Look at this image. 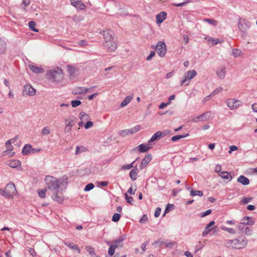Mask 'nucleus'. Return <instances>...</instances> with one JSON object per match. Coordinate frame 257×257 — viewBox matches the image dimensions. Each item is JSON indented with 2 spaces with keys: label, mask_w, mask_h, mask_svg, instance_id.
Instances as JSON below:
<instances>
[{
  "label": "nucleus",
  "mask_w": 257,
  "mask_h": 257,
  "mask_svg": "<svg viewBox=\"0 0 257 257\" xmlns=\"http://www.w3.org/2000/svg\"><path fill=\"white\" fill-rule=\"evenodd\" d=\"M205 39L208 42H212V45H215L218 43H221L223 42V41H220L218 39H215L211 37H206Z\"/></svg>",
  "instance_id": "obj_32"
},
{
  "label": "nucleus",
  "mask_w": 257,
  "mask_h": 257,
  "mask_svg": "<svg viewBox=\"0 0 257 257\" xmlns=\"http://www.w3.org/2000/svg\"><path fill=\"white\" fill-rule=\"evenodd\" d=\"M150 144L146 145L144 144H142L139 145L138 147L135 148L134 150H138L141 153H145L147 152L149 149H150L152 147L149 146Z\"/></svg>",
  "instance_id": "obj_12"
},
{
  "label": "nucleus",
  "mask_w": 257,
  "mask_h": 257,
  "mask_svg": "<svg viewBox=\"0 0 257 257\" xmlns=\"http://www.w3.org/2000/svg\"><path fill=\"white\" fill-rule=\"evenodd\" d=\"M45 180L48 189L53 193L51 198L54 201L61 203L63 201L64 198L61 193L59 192L61 183L60 180L51 176H47Z\"/></svg>",
  "instance_id": "obj_1"
},
{
  "label": "nucleus",
  "mask_w": 257,
  "mask_h": 257,
  "mask_svg": "<svg viewBox=\"0 0 257 257\" xmlns=\"http://www.w3.org/2000/svg\"><path fill=\"white\" fill-rule=\"evenodd\" d=\"M71 5L79 10H84L85 6L82 2V0H70Z\"/></svg>",
  "instance_id": "obj_11"
},
{
  "label": "nucleus",
  "mask_w": 257,
  "mask_h": 257,
  "mask_svg": "<svg viewBox=\"0 0 257 257\" xmlns=\"http://www.w3.org/2000/svg\"><path fill=\"white\" fill-rule=\"evenodd\" d=\"M7 164L10 167L15 168L20 166L21 164V162L18 160H13L8 161Z\"/></svg>",
  "instance_id": "obj_22"
},
{
  "label": "nucleus",
  "mask_w": 257,
  "mask_h": 257,
  "mask_svg": "<svg viewBox=\"0 0 257 257\" xmlns=\"http://www.w3.org/2000/svg\"><path fill=\"white\" fill-rule=\"evenodd\" d=\"M133 99V96L130 95L126 96L120 104V107H122L127 105Z\"/></svg>",
  "instance_id": "obj_27"
},
{
  "label": "nucleus",
  "mask_w": 257,
  "mask_h": 257,
  "mask_svg": "<svg viewBox=\"0 0 257 257\" xmlns=\"http://www.w3.org/2000/svg\"><path fill=\"white\" fill-rule=\"evenodd\" d=\"M161 138L159 132H157L156 133H155L151 138L150 139V140L148 141L149 144H150L151 143H152L155 141H158Z\"/></svg>",
  "instance_id": "obj_31"
},
{
  "label": "nucleus",
  "mask_w": 257,
  "mask_h": 257,
  "mask_svg": "<svg viewBox=\"0 0 257 257\" xmlns=\"http://www.w3.org/2000/svg\"><path fill=\"white\" fill-rule=\"evenodd\" d=\"M119 135L122 137L129 135L128 133L127 132V130H124L120 131L119 132Z\"/></svg>",
  "instance_id": "obj_56"
},
{
  "label": "nucleus",
  "mask_w": 257,
  "mask_h": 257,
  "mask_svg": "<svg viewBox=\"0 0 257 257\" xmlns=\"http://www.w3.org/2000/svg\"><path fill=\"white\" fill-rule=\"evenodd\" d=\"M113 32L110 30L103 31V36L105 42L104 47L107 51L112 52L116 49V43L112 36Z\"/></svg>",
  "instance_id": "obj_2"
},
{
  "label": "nucleus",
  "mask_w": 257,
  "mask_h": 257,
  "mask_svg": "<svg viewBox=\"0 0 257 257\" xmlns=\"http://www.w3.org/2000/svg\"><path fill=\"white\" fill-rule=\"evenodd\" d=\"M196 195L202 196L203 195V192L200 190H191L190 196H195Z\"/></svg>",
  "instance_id": "obj_37"
},
{
  "label": "nucleus",
  "mask_w": 257,
  "mask_h": 257,
  "mask_svg": "<svg viewBox=\"0 0 257 257\" xmlns=\"http://www.w3.org/2000/svg\"><path fill=\"white\" fill-rule=\"evenodd\" d=\"M214 224L215 222L214 221H211L209 223H208L205 227V230L203 231L202 233V236H205L206 235L209 234L210 232V231L213 229V228H211V227Z\"/></svg>",
  "instance_id": "obj_15"
},
{
  "label": "nucleus",
  "mask_w": 257,
  "mask_h": 257,
  "mask_svg": "<svg viewBox=\"0 0 257 257\" xmlns=\"http://www.w3.org/2000/svg\"><path fill=\"white\" fill-rule=\"evenodd\" d=\"M158 132L161 138L168 136L171 133V131L170 130H165L163 132L158 131Z\"/></svg>",
  "instance_id": "obj_44"
},
{
  "label": "nucleus",
  "mask_w": 257,
  "mask_h": 257,
  "mask_svg": "<svg viewBox=\"0 0 257 257\" xmlns=\"http://www.w3.org/2000/svg\"><path fill=\"white\" fill-rule=\"evenodd\" d=\"M156 22L157 24L162 23L167 18V13L165 12H161L156 15Z\"/></svg>",
  "instance_id": "obj_14"
},
{
  "label": "nucleus",
  "mask_w": 257,
  "mask_h": 257,
  "mask_svg": "<svg viewBox=\"0 0 257 257\" xmlns=\"http://www.w3.org/2000/svg\"><path fill=\"white\" fill-rule=\"evenodd\" d=\"M5 197L10 198L16 194L17 190L15 185L13 183H9L5 189Z\"/></svg>",
  "instance_id": "obj_6"
},
{
  "label": "nucleus",
  "mask_w": 257,
  "mask_h": 257,
  "mask_svg": "<svg viewBox=\"0 0 257 257\" xmlns=\"http://www.w3.org/2000/svg\"><path fill=\"white\" fill-rule=\"evenodd\" d=\"M148 220V216L146 214H144L143 216L140 219L139 222L140 223H145Z\"/></svg>",
  "instance_id": "obj_55"
},
{
  "label": "nucleus",
  "mask_w": 257,
  "mask_h": 257,
  "mask_svg": "<svg viewBox=\"0 0 257 257\" xmlns=\"http://www.w3.org/2000/svg\"><path fill=\"white\" fill-rule=\"evenodd\" d=\"M216 74L217 76L220 79H223L226 75V69L224 66L218 69L216 71Z\"/></svg>",
  "instance_id": "obj_16"
},
{
  "label": "nucleus",
  "mask_w": 257,
  "mask_h": 257,
  "mask_svg": "<svg viewBox=\"0 0 257 257\" xmlns=\"http://www.w3.org/2000/svg\"><path fill=\"white\" fill-rule=\"evenodd\" d=\"M50 133V131L49 128H48L47 127H45L43 128L42 131V134L43 135L46 136L48 135Z\"/></svg>",
  "instance_id": "obj_54"
},
{
  "label": "nucleus",
  "mask_w": 257,
  "mask_h": 257,
  "mask_svg": "<svg viewBox=\"0 0 257 257\" xmlns=\"http://www.w3.org/2000/svg\"><path fill=\"white\" fill-rule=\"evenodd\" d=\"M219 175L223 179L229 180H231L232 179V176L230 174V173H228L227 171H222L220 172Z\"/></svg>",
  "instance_id": "obj_24"
},
{
  "label": "nucleus",
  "mask_w": 257,
  "mask_h": 257,
  "mask_svg": "<svg viewBox=\"0 0 257 257\" xmlns=\"http://www.w3.org/2000/svg\"><path fill=\"white\" fill-rule=\"evenodd\" d=\"M135 162V161H134L133 162H132L131 164H130L129 165H126L123 166L122 167V169H124V170H129V169L132 168L134 167L133 165H134Z\"/></svg>",
  "instance_id": "obj_57"
},
{
  "label": "nucleus",
  "mask_w": 257,
  "mask_h": 257,
  "mask_svg": "<svg viewBox=\"0 0 257 257\" xmlns=\"http://www.w3.org/2000/svg\"><path fill=\"white\" fill-rule=\"evenodd\" d=\"M95 87V86H93L88 88L84 87H80L79 89L81 91L79 92V93H86L88 92H92L93 91V89Z\"/></svg>",
  "instance_id": "obj_38"
},
{
  "label": "nucleus",
  "mask_w": 257,
  "mask_h": 257,
  "mask_svg": "<svg viewBox=\"0 0 257 257\" xmlns=\"http://www.w3.org/2000/svg\"><path fill=\"white\" fill-rule=\"evenodd\" d=\"M188 136V134H187L184 135H177V136H175L171 138V141H173V142H176V141H178L180 139L186 138Z\"/></svg>",
  "instance_id": "obj_34"
},
{
  "label": "nucleus",
  "mask_w": 257,
  "mask_h": 257,
  "mask_svg": "<svg viewBox=\"0 0 257 257\" xmlns=\"http://www.w3.org/2000/svg\"><path fill=\"white\" fill-rule=\"evenodd\" d=\"M241 50L238 49H233L232 50V54L234 57H238L242 54Z\"/></svg>",
  "instance_id": "obj_35"
},
{
  "label": "nucleus",
  "mask_w": 257,
  "mask_h": 257,
  "mask_svg": "<svg viewBox=\"0 0 257 257\" xmlns=\"http://www.w3.org/2000/svg\"><path fill=\"white\" fill-rule=\"evenodd\" d=\"M247 240L244 236H240L238 238L227 239L225 240V245L227 247H231L236 249H241L245 248L247 244Z\"/></svg>",
  "instance_id": "obj_3"
},
{
  "label": "nucleus",
  "mask_w": 257,
  "mask_h": 257,
  "mask_svg": "<svg viewBox=\"0 0 257 257\" xmlns=\"http://www.w3.org/2000/svg\"><path fill=\"white\" fill-rule=\"evenodd\" d=\"M141 128V126L140 125H137L133 128H131L130 129H127V132L130 135H133L134 134L136 133L139 132Z\"/></svg>",
  "instance_id": "obj_26"
},
{
  "label": "nucleus",
  "mask_w": 257,
  "mask_h": 257,
  "mask_svg": "<svg viewBox=\"0 0 257 257\" xmlns=\"http://www.w3.org/2000/svg\"><path fill=\"white\" fill-rule=\"evenodd\" d=\"M65 244L66 245H67V246H68L69 248H71L72 249H76L78 250V252H80V250L78 248V246L74 244L73 243L66 242H65Z\"/></svg>",
  "instance_id": "obj_33"
},
{
  "label": "nucleus",
  "mask_w": 257,
  "mask_h": 257,
  "mask_svg": "<svg viewBox=\"0 0 257 257\" xmlns=\"http://www.w3.org/2000/svg\"><path fill=\"white\" fill-rule=\"evenodd\" d=\"M81 104V102L78 100H74L71 101V104L73 107H75Z\"/></svg>",
  "instance_id": "obj_50"
},
{
  "label": "nucleus",
  "mask_w": 257,
  "mask_h": 257,
  "mask_svg": "<svg viewBox=\"0 0 257 257\" xmlns=\"http://www.w3.org/2000/svg\"><path fill=\"white\" fill-rule=\"evenodd\" d=\"M46 190H47L46 189L38 190V193L39 194V196L41 198H45L46 197Z\"/></svg>",
  "instance_id": "obj_47"
},
{
  "label": "nucleus",
  "mask_w": 257,
  "mask_h": 257,
  "mask_svg": "<svg viewBox=\"0 0 257 257\" xmlns=\"http://www.w3.org/2000/svg\"><path fill=\"white\" fill-rule=\"evenodd\" d=\"M93 125V122L90 121H88L84 125V128L85 129H88V128L92 127Z\"/></svg>",
  "instance_id": "obj_60"
},
{
  "label": "nucleus",
  "mask_w": 257,
  "mask_h": 257,
  "mask_svg": "<svg viewBox=\"0 0 257 257\" xmlns=\"http://www.w3.org/2000/svg\"><path fill=\"white\" fill-rule=\"evenodd\" d=\"M29 28L33 31L38 32V30L35 28L36 23L34 21H30L28 23Z\"/></svg>",
  "instance_id": "obj_36"
},
{
  "label": "nucleus",
  "mask_w": 257,
  "mask_h": 257,
  "mask_svg": "<svg viewBox=\"0 0 257 257\" xmlns=\"http://www.w3.org/2000/svg\"><path fill=\"white\" fill-rule=\"evenodd\" d=\"M11 140H8L6 142V147L8 151H12L13 147L12 146Z\"/></svg>",
  "instance_id": "obj_52"
},
{
  "label": "nucleus",
  "mask_w": 257,
  "mask_h": 257,
  "mask_svg": "<svg viewBox=\"0 0 257 257\" xmlns=\"http://www.w3.org/2000/svg\"><path fill=\"white\" fill-rule=\"evenodd\" d=\"M67 68L68 72L70 76H74L79 71V69L74 66L68 65Z\"/></svg>",
  "instance_id": "obj_20"
},
{
  "label": "nucleus",
  "mask_w": 257,
  "mask_h": 257,
  "mask_svg": "<svg viewBox=\"0 0 257 257\" xmlns=\"http://www.w3.org/2000/svg\"><path fill=\"white\" fill-rule=\"evenodd\" d=\"M221 165H219V164H217L216 165L215 167V169H214V171L216 173H220L221 172Z\"/></svg>",
  "instance_id": "obj_62"
},
{
  "label": "nucleus",
  "mask_w": 257,
  "mask_h": 257,
  "mask_svg": "<svg viewBox=\"0 0 257 257\" xmlns=\"http://www.w3.org/2000/svg\"><path fill=\"white\" fill-rule=\"evenodd\" d=\"M196 75L197 72L195 70L187 71L184 73L183 78L181 82L180 85L182 86L184 84L188 85L189 83V80L195 77Z\"/></svg>",
  "instance_id": "obj_5"
},
{
  "label": "nucleus",
  "mask_w": 257,
  "mask_h": 257,
  "mask_svg": "<svg viewBox=\"0 0 257 257\" xmlns=\"http://www.w3.org/2000/svg\"><path fill=\"white\" fill-rule=\"evenodd\" d=\"M23 93L24 95H34L36 93V90L30 84L24 86Z\"/></svg>",
  "instance_id": "obj_10"
},
{
  "label": "nucleus",
  "mask_w": 257,
  "mask_h": 257,
  "mask_svg": "<svg viewBox=\"0 0 257 257\" xmlns=\"http://www.w3.org/2000/svg\"><path fill=\"white\" fill-rule=\"evenodd\" d=\"M138 173V169L137 167L132 169L130 173V176L133 181H135L137 179V175Z\"/></svg>",
  "instance_id": "obj_29"
},
{
  "label": "nucleus",
  "mask_w": 257,
  "mask_h": 257,
  "mask_svg": "<svg viewBox=\"0 0 257 257\" xmlns=\"http://www.w3.org/2000/svg\"><path fill=\"white\" fill-rule=\"evenodd\" d=\"M31 151L34 152V150H32V147L31 145L30 144H27L24 147L22 153L23 155H27L30 153Z\"/></svg>",
  "instance_id": "obj_21"
},
{
  "label": "nucleus",
  "mask_w": 257,
  "mask_h": 257,
  "mask_svg": "<svg viewBox=\"0 0 257 257\" xmlns=\"http://www.w3.org/2000/svg\"><path fill=\"white\" fill-rule=\"evenodd\" d=\"M29 67L31 70L35 73L40 74L44 72V69L42 68H40L33 65H30Z\"/></svg>",
  "instance_id": "obj_17"
},
{
  "label": "nucleus",
  "mask_w": 257,
  "mask_h": 257,
  "mask_svg": "<svg viewBox=\"0 0 257 257\" xmlns=\"http://www.w3.org/2000/svg\"><path fill=\"white\" fill-rule=\"evenodd\" d=\"M163 243L166 247L170 248H172L174 245L176 244V242L175 241H166L165 242H163Z\"/></svg>",
  "instance_id": "obj_46"
},
{
  "label": "nucleus",
  "mask_w": 257,
  "mask_h": 257,
  "mask_svg": "<svg viewBox=\"0 0 257 257\" xmlns=\"http://www.w3.org/2000/svg\"><path fill=\"white\" fill-rule=\"evenodd\" d=\"M204 21L212 26H216L217 24V22L216 20L212 19H204Z\"/></svg>",
  "instance_id": "obj_43"
},
{
  "label": "nucleus",
  "mask_w": 257,
  "mask_h": 257,
  "mask_svg": "<svg viewBox=\"0 0 257 257\" xmlns=\"http://www.w3.org/2000/svg\"><path fill=\"white\" fill-rule=\"evenodd\" d=\"M125 238V235H122L119 237L118 238L115 239L114 241L113 245H117V248L118 247H122L123 243L122 241Z\"/></svg>",
  "instance_id": "obj_18"
},
{
  "label": "nucleus",
  "mask_w": 257,
  "mask_h": 257,
  "mask_svg": "<svg viewBox=\"0 0 257 257\" xmlns=\"http://www.w3.org/2000/svg\"><path fill=\"white\" fill-rule=\"evenodd\" d=\"M86 149L83 146H77L76 148L75 154L78 155L80 153L85 152Z\"/></svg>",
  "instance_id": "obj_39"
},
{
  "label": "nucleus",
  "mask_w": 257,
  "mask_h": 257,
  "mask_svg": "<svg viewBox=\"0 0 257 257\" xmlns=\"http://www.w3.org/2000/svg\"><path fill=\"white\" fill-rule=\"evenodd\" d=\"M241 221L243 222V223L245 225H253L254 223V221L252 220L251 217L249 216H245L244 217Z\"/></svg>",
  "instance_id": "obj_23"
},
{
  "label": "nucleus",
  "mask_w": 257,
  "mask_h": 257,
  "mask_svg": "<svg viewBox=\"0 0 257 257\" xmlns=\"http://www.w3.org/2000/svg\"><path fill=\"white\" fill-rule=\"evenodd\" d=\"M155 51H151L150 55L147 57V60L150 61L151 60L152 58L155 56Z\"/></svg>",
  "instance_id": "obj_63"
},
{
  "label": "nucleus",
  "mask_w": 257,
  "mask_h": 257,
  "mask_svg": "<svg viewBox=\"0 0 257 257\" xmlns=\"http://www.w3.org/2000/svg\"><path fill=\"white\" fill-rule=\"evenodd\" d=\"M47 76L49 79L56 82H60L64 78L62 70L60 68L49 70L47 73Z\"/></svg>",
  "instance_id": "obj_4"
},
{
  "label": "nucleus",
  "mask_w": 257,
  "mask_h": 257,
  "mask_svg": "<svg viewBox=\"0 0 257 257\" xmlns=\"http://www.w3.org/2000/svg\"><path fill=\"white\" fill-rule=\"evenodd\" d=\"M222 90H223V89L221 87H219L217 88L216 89H215L212 92V93L211 94H212V96H214L215 94L221 92Z\"/></svg>",
  "instance_id": "obj_59"
},
{
  "label": "nucleus",
  "mask_w": 257,
  "mask_h": 257,
  "mask_svg": "<svg viewBox=\"0 0 257 257\" xmlns=\"http://www.w3.org/2000/svg\"><path fill=\"white\" fill-rule=\"evenodd\" d=\"M117 248V245H110V247L108 249V254L110 255V256H112L114 253V251H115V248Z\"/></svg>",
  "instance_id": "obj_40"
},
{
  "label": "nucleus",
  "mask_w": 257,
  "mask_h": 257,
  "mask_svg": "<svg viewBox=\"0 0 257 257\" xmlns=\"http://www.w3.org/2000/svg\"><path fill=\"white\" fill-rule=\"evenodd\" d=\"M29 252L30 253V254L33 256L36 255V252L35 250H34V249L33 248H31V247L29 249Z\"/></svg>",
  "instance_id": "obj_64"
},
{
  "label": "nucleus",
  "mask_w": 257,
  "mask_h": 257,
  "mask_svg": "<svg viewBox=\"0 0 257 257\" xmlns=\"http://www.w3.org/2000/svg\"><path fill=\"white\" fill-rule=\"evenodd\" d=\"M120 217V214L119 213H114L112 217V221L113 222H117Z\"/></svg>",
  "instance_id": "obj_49"
},
{
  "label": "nucleus",
  "mask_w": 257,
  "mask_h": 257,
  "mask_svg": "<svg viewBox=\"0 0 257 257\" xmlns=\"http://www.w3.org/2000/svg\"><path fill=\"white\" fill-rule=\"evenodd\" d=\"M156 49L158 54L160 57H164L166 53V46L165 44L162 42L159 41L157 43Z\"/></svg>",
  "instance_id": "obj_8"
},
{
  "label": "nucleus",
  "mask_w": 257,
  "mask_h": 257,
  "mask_svg": "<svg viewBox=\"0 0 257 257\" xmlns=\"http://www.w3.org/2000/svg\"><path fill=\"white\" fill-rule=\"evenodd\" d=\"M161 212V208L160 207H157L156 209V211H155V212L154 214L155 217H158L160 216Z\"/></svg>",
  "instance_id": "obj_61"
},
{
  "label": "nucleus",
  "mask_w": 257,
  "mask_h": 257,
  "mask_svg": "<svg viewBox=\"0 0 257 257\" xmlns=\"http://www.w3.org/2000/svg\"><path fill=\"white\" fill-rule=\"evenodd\" d=\"M237 181L238 182L242 184L243 185H247L249 184V179L247 178L244 176L243 175L240 176L237 178Z\"/></svg>",
  "instance_id": "obj_19"
},
{
  "label": "nucleus",
  "mask_w": 257,
  "mask_h": 257,
  "mask_svg": "<svg viewBox=\"0 0 257 257\" xmlns=\"http://www.w3.org/2000/svg\"><path fill=\"white\" fill-rule=\"evenodd\" d=\"M213 117V116L211 111H206L203 114L194 117L193 118L192 120L196 122L199 121H206L212 119Z\"/></svg>",
  "instance_id": "obj_7"
},
{
  "label": "nucleus",
  "mask_w": 257,
  "mask_h": 257,
  "mask_svg": "<svg viewBox=\"0 0 257 257\" xmlns=\"http://www.w3.org/2000/svg\"><path fill=\"white\" fill-rule=\"evenodd\" d=\"M227 106L231 109H236L241 105V102L236 99H229L226 101Z\"/></svg>",
  "instance_id": "obj_9"
},
{
  "label": "nucleus",
  "mask_w": 257,
  "mask_h": 257,
  "mask_svg": "<svg viewBox=\"0 0 257 257\" xmlns=\"http://www.w3.org/2000/svg\"><path fill=\"white\" fill-rule=\"evenodd\" d=\"M221 229H222L223 230L227 231L228 232H229L230 234H235L236 233L235 230L232 228H228V227L223 226H221Z\"/></svg>",
  "instance_id": "obj_42"
},
{
  "label": "nucleus",
  "mask_w": 257,
  "mask_h": 257,
  "mask_svg": "<svg viewBox=\"0 0 257 257\" xmlns=\"http://www.w3.org/2000/svg\"><path fill=\"white\" fill-rule=\"evenodd\" d=\"M251 228L249 227H245L241 232L246 235H250L251 234Z\"/></svg>",
  "instance_id": "obj_41"
},
{
  "label": "nucleus",
  "mask_w": 257,
  "mask_h": 257,
  "mask_svg": "<svg viewBox=\"0 0 257 257\" xmlns=\"http://www.w3.org/2000/svg\"><path fill=\"white\" fill-rule=\"evenodd\" d=\"M125 196V199L126 201V202L128 203H130L131 204H133V203L134 202V199L132 197L128 196L127 194L126 193L124 194Z\"/></svg>",
  "instance_id": "obj_48"
},
{
  "label": "nucleus",
  "mask_w": 257,
  "mask_h": 257,
  "mask_svg": "<svg viewBox=\"0 0 257 257\" xmlns=\"http://www.w3.org/2000/svg\"><path fill=\"white\" fill-rule=\"evenodd\" d=\"M7 50L6 42L0 38V53H4Z\"/></svg>",
  "instance_id": "obj_25"
},
{
  "label": "nucleus",
  "mask_w": 257,
  "mask_h": 257,
  "mask_svg": "<svg viewBox=\"0 0 257 257\" xmlns=\"http://www.w3.org/2000/svg\"><path fill=\"white\" fill-rule=\"evenodd\" d=\"M152 159V156L151 154L147 155L143 159L141 164L140 166L141 169H144L151 161Z\"/></svg>",
  "instance_id": "obj_13"
},
{
  "label": "nucleus",
  "mask_w": 257,
  "mask_h": 257,
  "mask_svg": "<svg viewBox=\"0 0 257 257\" xmlns=\"http://www.w3.org/2000/svg\"><path fill=\"white\" fill-rule=\"evenodd\" d=\"M74 125L73 120H70L67 124L65 126V130L67 132H70L71 127H72Z\"/></svg>",
  "instance_id": "obj_45"
},
{
  "label": "nucleus",
  "mask_w": 257,
  "mask_h": 257,
  "mask_svg": "<svg viewBox=\"0 0 257 257\" xmlns=\"http://www.w3.org/2000/svg\"><path fill=\"white\" fill-rule=\"evenodd\" d=\"M252 200V197H245L242 199L241 203L242 204H246Z\"/></svg>",
  "instance_id": "obj_51"
},
{
  "label": "nucleus",
  "mask_w": 257,
  "mask_h": 257,
  "mask_svg": "<svg viewBox=\"0 0 257 257\" xmlns=\"http://www.w3.org/2000/svg\"><path fill=\"white\" fill-rule=\"evenodd\" d=\"M174 208V205L173 204H168L165 209V214L168 213L171 209Z\"/></svg>",
  "instance_id": "obj_58"
},
{
  "label": "nucleus",
  "mask_w": 257,
  "mask_h": 257,
  "mask_svg": "<svg viewBox=\"0 0 257 257\" xmlns=\"http://www.w3.org/2000/svg\"><path fill=\"white\" fill-rule=\"evenodd\" d=\"M86 251L89 253L91 257H96L98 256L96 255L94 248L91 246H86Z\"/></svg>",
  "instance_id": "obj_30"
},
{
  "label": "nucleus",
  "mask_w": 257,
  "mask_h": 257,
  "mask_svg": "<svg viewBox=\"0 0 257 257\" xmlns=\"http://www.w3.org/2000/svg\"><path fill=\"white\" fill-rule=\"evenodd\" d=\"M79 117L81 120L87 121L90 119V116L86 112L82 111L79 115Z\"/></svg>",
  "instance_id": "obj_28"
},
{
  "label": "nucleus",
  "mask_w": 257,
  "mask_h": 257,
  "mask_svg": "<svg viewBox=\"0 0 257 257\" xmlns=\"http://www.w3.org/2000/svg\"><path fill=\"white\" fill-rule=\"evenodd\" d=\"M94 187V185L92 183L88 184L84 188L85 191H88L92 189Z\"/></svg>",
  "instance_id": "obj_53"
}]
</instances>
